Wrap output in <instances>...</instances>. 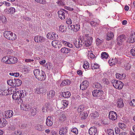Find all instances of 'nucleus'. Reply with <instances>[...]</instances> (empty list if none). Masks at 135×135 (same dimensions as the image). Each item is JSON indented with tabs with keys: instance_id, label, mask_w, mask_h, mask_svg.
<instances>
[{
	"instance_id": "nucleus-1",
	"label": "nucleus",
	"mask_w": 135,
	"mask_h": 135,
	"mask_svg": "<svg viewBox=\"0 0 135 135\" xmlns=\"http://www.w3.org/2000/svg\"><path fill=\"white\" fill-rule=\"evenodd\" d=\"M33 73L36 78L39 80L42 81L45 80L46 79L45 73L42 70L35 69L33 70Z\"/></svg>"
},
{
	"instance_id": "nucleus-2",
	"label": "nucleus",
	"mask_w": 135,
	"mask_h": 135,
	"mask_svg": "<svg viewBox=\"0 0 135 135\" xmlns=\"http://www.w3.org/2000/svg\"><path fill=\"white\" fill-rule=\"evenodd\" d=\"M4 37L10 40L14 41L16 39V36L10 31H4L3 32Z\"/></svg>"
},
{
	"instance_id": "nucleus-3",
	"label": "nucleus",
	"mask_w": 135,
	"mask_h": 135,
	"mask_svg": "<svg viewBox=\"0 0 135 135\" xmlns=\"http://www.w3.org/2000/svg\"><path fill=\"white\" fill-rule=\"evenodd\" d=\"M7 83L9 85L12 86L17 87L21 85L22 81L19 79H14V80L12 79L8 80Z\"/></svg>"
},
{
	"instance_id": "nucleus-4",
	"label": "nucleus",
	"mask_w": 135,
	"mask_h": 135,
	"mask_svg": "<svg viewBox=\"0 0 135 135\" xmlns=\"http://www.w3.org/2000/svg\"><path fill=\"white\" fill-rule=\"evenodd\" d=\"M112 84L115 88L119 89H121L124 85V84L121 81L116 80H114L112 82Z\"/></svg>"
},
{
	"instance_id": "nucleus-5",
	"label": "nucleus",
	"mask_w": 135,
	"mask_h": 135,
	"mask_svg": "<svg viewBox=\"0 0 135 135\" xmlns=\"http://www.w3.org/2000/svg\"><path fill=\"white\" fill-rule=\"evenodd\" d=\"M103 93V91L101 89L95 90L92 92V95L95 97H99L102 96Z\"/></svg>"
},
{
	"instance_id": "nucleus-6",
	"label": "nucleus",
	"mask_w": 135,
	"mask_h": 135,
	"mask_svg": "<svg viewBox=\"0 0 135 135\" xmlns=\"http://www.w3.org/2000/svg\"><path fill=\"white\" fill-rule=\"evenodd\" d=\"M117 115L116 112L114 111H110L109 113V118L110 119L112 120H115L117 119Z\"/></svg>"
},
{
	"instance_id": "nucleus-7",
	"label": "nucleus",
	"mask_w": 135,
	"mask_h": 135,
	"mask_svg": "<svg viewBox=\"0 0 135 135\" xmlns=\"http://www.w3.org/2000/svg\"><path fill=\"white\" fill-rule=\"evenodd\" d=\"M93 38L91 37H86V40L84 41V46L87 47L91 45Z\"/></svg>"
},
{
	"instance_id": "nucleus-8",
	"label": "nucleus",
	"mask_w": 135,
	"mask_h": 135,
	"mask_svg": "<svg viewBox=\"0 0 135 135\" xmlns=\"http://www.w3.org/2000/svg\"><path fill=\"white\" fill-rule=\"evenodd\" d=\"M17 59L15 57L11 56L8 57V59L7 61L8 64H13L17 62Z\"/></svg>"
},
{
	"instance_id": "nucleus-9",
	"label": "nucleus",
	"mask_w": 135,
	"mask_h": 135,
	"mask_svg": "<svg viewBox=\"0 0 135 135\" xmlns=\"http://www.w3.org/2000/svg\"><path fill=\"white\" fill-rule=\"evenodd\" d=\"M20 106L21 109L26 111H28L29 109H30L31 108V106L27 104L22 103L21 105Z\"/></svg>"
},
{
	"instance_id": "nucleus-10",
	"label": "nucleus",
	"mask_w": 135,
	"mask_h": 135,
	"mask_svg": "<svg viewBox=\"0 0 135 135\" xmlns=\"http://www.w3.org/2000/svg\"><path fill=\"white\" fill-rule=\"evenodd\" d=\"M34 40L37 43L39 42L40 43H42L45 41V39L44 37L41 36H36L34 37Z\"/></svg>"
},
{
	"instance_id": "nucleus-11",
	"label": "nucleus",
	"mask_w": 135,
	"mask_h": 135,
	"mask_svg": "<svg viewBox=\"0 0 135 135\" xmlns=\"http://www.w3.org/2000/svg\"><path fill=\"white\" fill-rule=\"evenodd\" d=\"M88 83L87 81L85 80L83 81L80 85V88L82 90H85L88 87Z\"/></svg>"
},
{
	"instance_id": "nucleus-12",
	"label": "nucleus",
	"mask_w": 135,
	"mask_h": 135,
	"mask_svg": "<svg viewBox=\"0 0 135 135\" xmlns=\"http://www.w3.org/2000/svg\"><path fill=\"white\" fill-rule=\"evenodd\" d=\"M7 124V122L3 118H0V128H2L5 126Z\"/></svg>"
},
{
	"instance_id": "nucleus-13",
	"label": "nucleus",
	"mask_w": 135,
	"mask_h": 135,
	"mask_svg": "<svg viewBox=\"0 0 135 135\" xmlns=\"http://www.w3.org/2000/svg\"><path fill=\"white\" fill-rule=\"evenodd\" d=\"M13 115V112L11 110H8L4 113V115L6 118H9L12 117Z\"/></svg>"
},
{
	"instance_id": "nucleus-14",
	"label": "nucleus",
	"mask_w": 135,
	"mask_h": 135,
	"mask_svg": "<svg viewBox=\"0 0 135 135\" xmlns=\"http://www.w3.org/2000/svg\"><path fill=\"white\" fill-rule=\"evenodd\" d=\"M52 118L49 116L46 119V124L47 126H50L53 124Z\"/></svg>"
},
{
	"instance_id": "nucleus-15",
	"label": "nucleus",
	"mask_w": 135,
	"mask_h": 135,
	"mask_svg": "<svg viewBox=\"0 0 135 135\" xmlns=\"http://www.w3.org/2000/svg\"><path fill=\"white\" fill-rule=\"evenodd\" d=\"M97 132V129L94 127H91L89 130V133L90 135H95Z\"/></svg>"
},
{
	"instance_id": "nucleus-16",
	"label": "nucleus",
	"mask_w": 135,
	"mask_h": 135,
	"mask_svg": "<svg viewBox=\"0 0 135 135\" xmlns=\"http://www.w3.org/2000/svg\"><path fill=\"white\" fill-rule=\"evenodd\" d=\"M55 94V92L53 90H51L48 92L47 94V98L49 99H50L51 98H53Z\"/></svg>"
},
{
	"instance_id": "nucleus-17",
	"label": "nucleus",
	"mask_w": 135,
	"mask_h": 135,
	"mask_svg": "<svg viewBox=\"0 0 135 135\" xmlns=\"http://www.w3.org/2000/svg\"><path fill=\"white\" fill-rule=\"evenodd\" d=\"M117 106L119 108H121L124 105L123 99L121 98L118 99L117 102Z\"/></svg>"
},
{
	"instance_id": "nucleus-18",
	"label": "nucleus",
	"mask_w": 135,
	"mask_h": 135,
	"mask_svg": "<svg viewBox=\"0 0 135 135\" xmlns=\"http://www.w3.org/2000/svg\"><path fill=\"white\" fill-rule=\"evenodd\" d=\"M10 90L9 89L7 90H2V89H0V95H7L9 94H10V93H9V91Z\"/></svg>"
},
{
	"instance_id": "nucleus-19",
	"label": "nucleus",
	"mask_w": 135,
	"mask_h": 135,
	"mask_svg": "<svg viewBox=\"0 0 135 135\" xmlns=\"http://www.w3.org/2000/svg\"><path fill=\"white\" fill-rule=\"evenodd\" d=\"M126 37L125 35L122 34L118 36L117 38L118 41L122 42L126 40Z\"/></svg>"
},
{
	"instance_id": "nucleus-20",
	"label": "nucleus",
	"mask_w": 135,
	"mask_h": 135,
	"mask_svg": "<svg viewBox=\"0 0 135 135\" xmlns=\"http://www.w3.org/2000/svg\"><path fill=\"white\" fill-rule=\"evenodd\" d=\"M72 29L75 32L77 31L80 29V26L79 24H76L73 26L71 25Z\"/></svg>"
},
{
	"instance_id": "nucleus-21",
	"label": "nucleus",
	"mask_w": 135,
	"mask_h": 135,
	"mask_svg": "<svg viewBox=\"0 0 135 135\" xmlns=\"http://www.w3.org/2000/svg\"><path fill=\"white\" fill-rule=\"evenodd\" d=\"M106 35V40L108 41L111 40L114 36L113 33L111 32H108Z\"/></svg>"
},
{
	"instance_id": "nucleus-22",
	"label": "nucleus",
	"mask_w": 135,
	"mask_h": 135,
	"mask_svg": "<svg viewBox=\"0 0 135 135\" xmlns=\"http://www.w3.org/2000/svg\"><path fill=\"white\" fill-rule=\"evenodd\" d=\"M78 45L75 44L76 47V48H79L81 46L83 45L84 44V42H83V40L81 38L79 39L78 41Z\"/></svg>"
},
{
	"instance_id": "nucleus-23",
	"label": "nucleus",
	"mask_w": 135,
	"mask_h": 135,
	"mask_svg": "<svg viewBox=\"0 0 135 135\" xmlns=\"http://www.w3.org/2000/svg\"><path fill=\"white\" fill-rule=\"evenodd\" d=\"M19 92L20 93V98H22L26 97L27 94V92L25 91L24 92L23 90L19 91Z\"/></svg>"
},
{
	"instance_id": "nucleus-24",
	"label": "nucleus",
	"mask_w": 135,
	"mask_h": 135,
	"mask_svg": "<svg viewBox=\"0 0 135 135\" xmlns=\"http://www.w3.org/2000/svg\"><path fill=\"white\" fill-rule=\"evenodd\" d=\"M61 95L65 98H69L71 96V93L69 91L62 92Z\"/></svg>"
},
{
	"instance_id": "nucleus-25",
	"label": "nucleus",
	"mask_w": 135,
	"mask_h": 135,
	"mask_svg": "<svg viewBox=\"0 0 135 135\" xmlns=\"http://www.w3.org/2000/svg\"><path fill=\"white\" fill-rule=\"evenodd\" d=\"M88 114L87 113L82 112L80 113V116L82 119H85L88 117Z\"/></svg>"
},
{
	"instance_id": "nucleus-26",
	"label": "nucleus",
	"mask_w": 135,
	"mask_h": 135,
	"mask_svg": "<svg viewBox=\"0 0 135 135\" xmlns=\"http://www.w3.org/2000/svg\"><path fill=\"white\" fill-rule=\"evenodd\" d=\"M61 52L67 54L70 52L71 51V49L69 48H67L65 47L62 48L61 50Z\"/></svg>"
},
{
	"instance_id": "nucleus-27",
	"label": "nucleus",
	"mask_w": 135,
	"mask_h": 135,
	"mask_svg": "<svg viewBox=\"0 0 135 135\" xmlns=\"http://www.w3.org/2000/svg\"><path fill=\"white\" fill-rule=\"evenodd\" d=\"M20 97V93L19 91L14 93L12 95V98L13 99L16 100Z\"/></svg>"
},
{
	"instance_id": "nucleus-28",
	"label": "nucleus",
	"mask_w": 135,
	"mask_h": 135,
	"mask_svg": "<svg viewBox=\"0 0 135 135\" xmlns=\"http://www.w3.org/2000/svg\"><path fill=\"white\" fill-rule=\"evenodd\" d=\"M116 76L117 78L119 79H124L125 78V77L123 76V74H120L116 73Z\"/></svg>"
},
{
	"instance_id": "nucleus-29",
	"label": "nucleus",
	"mask_w": 135,
	"mask_h": 135,
	"mask_svg": "<svg viewBox=\"0 0 135 135\" xmlns=\"http://www.w3.org/2000/svg\"><path fill=\"white\" fill-rule=\"evenodd\" d=\"M37 110L36 108H32L31 110V115L32 116H34L36 115L37 114Z\"/></svg>"
},
{
	"instance_id": "nucleus-30",
	"label": "nucleus",
	"mask_w": 135,
	"mask_h": 135,
	"mask_svg": "<svg viewBox=\"0 0 135 135\" xmlns=\"http://www.w3.org/2000/svg\"><path fill=\"white\" fill-rule=\"evenodd\" d=\"M90 115L91 117H93V119H95L98 117L99 115L98 113L97 112L95 111L90 114Z\"/></svg>"
},
{
	"instance_id": "nucleus-31",
	"label": "nucleus",
	"mask_w": 135,
	"mask_h": 135,
	"mask_svg": "<svg viewBox=\"0 0 135 135\" xmlns=\"http://www.w3.org/2000/svg\"><path fill=\"white\" fill-rule=\"evenodd\" d=\"M108 54L106 52H103L101 54V57L102 59H106L108 57Z\"/></svg>"
},
{
	"instance_id": "nucleus-32",
	"label": "nucleus",
	"mask_w": 135,
	"mask_h": 135,
	"mask_svg": "<svg viewBox=\"0 0 135 135\" xmlns=\"http://www.w3.org/2000/svg\"><path fill=\"white\" fill-rule=\"evenodd\" d=\"M84 109V106L83 105H80V106L78 109V111L79 112L81 113L82 112H83V111Z\"/></svg>"
},
{
	"instance_id": "nucleus-33",
	"label": "nucleus",
	"mask_w": 135,
	"mask_h": 135,
	"mask_svg": "<svg viewBox=\"0 0 135 135\" xmlns=\"http://www.w3.org/2000/svg\"><path fill=\"white\" fill-rule=\"evenodd\" d=\"M83 68L85 69L88 68L89 67V64L87 61H84L83 65Z\"/></svg>"
},
{
	"instance_id": "nucleus-34",
	"label": "nucleus",
	"mask_w": 135,
	"mask_h": 135,
	"mask_svg": "<svg viewBox=\"0 0 135 135\" xmlns=\"http://www.w3.org/2000/svg\"><path fill=\"white\" fill-rule=\"evenodd\" d=\"M45 67L47 68L48 69H52V65L50 63H48L46 64L45 65Z\"/></svg>"
},
{
	"instance_id": "nucleus-35",
	"label": "nucleus",
	"mask_w": 135,
	"mask_h": 135,
	"mask_svg": "<svg viewBox=\"0 0 135 135\" xmlns=\"http://www.w3.org/2000/svg\"><path fill=\"white\" fill-rule=\"evenodd\" d=\"M8 59V57L6 56L4 57L2 59V61L5 64H8L7 61Z\"/></svg>"
},
{
	"instance_id": "nucleus-36",
	"label": "nucleus",
	"mask_w": 135,
	"mask_h": 135,
	"mask_svg": "<svg viewBox=\"0 0 135 135\" xmlns=\"http://www.w3.org/2000/svg\"><path fill=\"white\" fill-rule=\"evenodd\" d=\"M66 28L65 27L62 25H61L59 27V30L61 32H64Z\"/></svg>"
},
{
	"instance_id": "nucleus-37",
	"label": "nucleus",
	"mask_w": 135,
	"mask_h": 135,
	"mask_svg": "<svg viewBox=\"0 0 135 135\" xmlns=\"http://www.w3.org/2000/svg\"><path fill=\"white\" fill-rule=\"evenodd\" d=\"M57 4L59 5L64 6L65 5V2L64 0H58Z\"/></svg>"
},
{
	"instance_id": "nucleus-38",
	"label": "nucleus",
	"mask_w": 135,
	"mask_h": 135,
	"mask_svg": "<svg viewBox=\"0 0 135 135\" xmlns=\"http://www.w3.org/2000/svg\"><path fill=\"white\" fill-rule=\"evenodd\" d=\"M15 9L14 8L11 7L8 10V12L9 13H11V14H13L15 12Z\"/></svg>"
},
{
	"instance_id": "nucleus-39",
	"label": "nucleus",
	"mask_w": 135,
	"mask_h": 135,
	"mask_svg": "<svg viewBox=\"0 0 135 135\" xmlns=\"http://www.w3.org/2000/svg\"><path fill=\"white\" fill-rule=\"evenodd\" d=\"M9 75H10L13 76L15 77H18L20 75L19 73H9Z\"/></svg>"
},
{
	"instance_id": "nucleus-40",
	"label": "nucleus",
	"mask_w": 135,
	"mask_h": 135,
	"mask_svg": "<svg viewBox=\"0 0 135 135\" xmlns=\"http://www.w3.org/2000/svg\"><path fill=\"white\" fill-rule=\"evenodd\" d=\"M108 131L109 135H114V132L113 129H108Z\"/></svg>"
},
{
	"instance_id": "nucleus-41",
	"label": "nucleus",
	"mask_w": 135,
	"mask_h": 135,
	"mask_svg": "<svg viewBox=\"0 0 135 135\" xmlns=\"http://www.w3.org/2000/svg\"><path fill=\"white\" fill-rule=\"evenodd\" d=\"M58 43V41L57 40H54L52 42L51 44L52 46L54 47H56V46Z\"/></svg>"
},
{
	"instance_id": "nucleus-42",
	"label": "nucleus",
	"mask_w": 135,
	"mask_h": 135,
	"mask_svg": "<svg viewBox=\"0 0 135 135\" xmlns=\"http://www.w3.org/2000/svg\"><path fill=\"white\" fill-rule=\"evenodd\" d=\"M62 130L64 135H66L68 132L67 128L65 127L64 128H62L61 129Z\"/></svg>"
},
{
	"instance_id": "nucleus-43",
	"label": "nucleus",
	"mask_w": 135,
	"mask_h": 135,
	"mask_svg": "<svg viewBox=\"0 0 135 135\" xmlns=\"http://www.w3.org/2000/svg\"><path fill=\"white\" fill-rule=\"evenodd\" d=\"M61 103L64 107H67L68 104V102L66 100H63Z\"/></svg>"
},
{
	"instance_id": "nucleus-44",
	"label": "nucleus",
	"mask_w": 135,
	"mask_h": 135,
	"mask_svg": "<svg viewBox=\"0 0 135 135\" xmlns=\"http://www.w3.org/2000/svg\"><path fill=\"white\" fill-rule=\"evenodd\" d=\"M42 128V126L38 124L37 126L36 127V129L38 131H42V130H43Z\"/></svg>"
},
{
	"instance_id": "nucleus-45",
	"label": "nucleus",
	"mask_w": 135,
	"mask_h": 135,
	"mask_svg": "<svg viewBox=\"0 0 135 135\" xmlns=\"http://www.w3.org/2000/svg\"><path fill=\"white\" fill-rule=\"evenodd\" d=\"M119 127L122 129H124L125 127L124 124L122 123H119L118 124Z\"/></svg>"
},
{
	"instance_id": "nucleus-46",
	"label": "nucleus",
	"mask_w": 135,
	"mask_h": 135,
	"mask_svg": "<svg viewBox=\"0 0 135 135\" xmlns=\"http://www.w3.org/2000/svg\"><path fill=\"white\" fill-rule=\"evenodd\" d=\"M128 41L130 43H133L135 42V41L133 39V36L132 35H131L130 37L128 38Z\"/></svg>"
},
{
	"instance_id": "nucleus-47",
	"label": "nucleus",
	"mask_w": 135,
	"mask_h": 135,
	"mask_svg": "<svg viewBox=\"0 0 135 135\" xmlns=\"http://www.w3.org/2000/svg\"><path fill=\"white\" fill-rule=\"evenodd\" d=\"M72 132H73L75 134H77L78 133V131L77 128H74L71 130Z\"/></svg>"
},
{
	"instance_id": "nucleus-48",
	"label": "nucleus",
	"mask_w": 135,
	"mask_h": 135,
	"mask_svg": "<svg viewBox=\"0 0 135 135\" xmlns=\"http://www.w3.org/2000/svg\"><path fill=\"white\" fill-rule=\"evenodd\" d=\"M103 83L104 84H106L107 85L109 83V81L108 79L106 78H103Z\"/></svg>"
},
{
	"instance_id": "nucleus-49",
	"label": "nucleus",
	"mask_w": 135,
	"mask_h": 135,
	"mask_svg": "<svg viewBox=\"0 0 135 135\" xmlns=\"http://www.w3.org/2000/svg\"><path fill=\"white\" fill-rule=\"evenodd\" d=\"M44 90V89L42 88H38L37 89V93L38 94H40L41 93H43L42 91Z\"/></svg>"
},
{
	"instance_id": "nucleus-50",
	"label": "nucleus",
	"mask_w": 135,
	"mask_h": 135,
	"mask_svg": "<svg viewBox=\"0 0 135 135\" xmlns=\"http://www.w3.org/2000/svg\"><path fill=\"white\" fill-rule=\"evenodd\" d=\"M21 98H20V97L17 99L16 100V101L18 103L20 104L22 103L23 102V100L21 99Z\"/></svg>"
},
{
	"instance_id": "nucleus-51",
	"label": "nucleus",
	"mask_w": 135,
	"mask_h": 135,
	"mask_svg": "<svg viewBox=\"0 0 135 135\" xmlns=\"http://www.w3.org/2000/svg\"><path fill=\"white\" fill-rule=\"evenodd\" d=\"M52 34L54 35V37L52 40H56L58 38L59 36L57 34L55 33H54V32H52Z\"/></svg>"
},
{
	"instance_id": "nucleus-52",
	"label": "nucleus",
	"mask_w": 135,
	"mask_h": 135,
	"mask_svg": "<svg viewBox=\"0 0 135 135\" xmlns=\"http://www.w3.org/2000/svg\"><path fill=\"white\" fill-rule=\"evenodd\" d=\"M90 24L91 26H97L98 25L97 22L94 21H91L90 22Z\"/></svg>"
},
{
	"instance_id": "nucleus-53",
	"label": "nucleus",
	"mask_w": 135,
	"mask_h": 135,
	"mask_svg": "<svg viewBox=\"0 0 135 135\" xmlns=\"http://www.w3.org/2000/svg\"><path fill=\"white\" fill-rule=\"evenodd\" d=\"M47 37L49 39H51L52 40L53 38V36L52 35H51V33H48L47 35Z\"/></svg>"
},
{
	"instance_id": "nucleus-54",
	"label": "nucleus",
	"mask_w": 135,
	"mask_h": 135,
	"mask_svg": "<svg viewBox=\"0 0 135 135\" xmlns=\"http://www.w3.org/2000/svg\"><path fill=\"white\" fill-rule=\"evenodd\" d=\"M129 104L131 106H135V99H133L129 103Z\"/></svg>"
},
{
	"instance_id": "nucleus-55",
	"label": "nucleus",
	"mask_w": 135,
	"mask_h": 135,
	"mask_svg": "<svg viewBox=\"0 0 135 135\" xmlns=\"http://www.w3.org/2000/svg\"><path fill=\"white\" fill-rule=\"evenodd\" d=\"M131 67V65L129 64H128L125 65L124 67L125 69L127 70H128L130 69Z\"/></svg>"
},
{
	"instance_id": "nucleus-56",
	"label": "nucleus",
	"mask_w": 135,
	"mask_h": 135,
	"mask_svg": "<svg viewBox=\"0 0 135 135\" xmlns=\"http://www.w3.org/2000/svg\"><path fill=\"white\" fill-rule=\"evenodd\" d=\"M130 52L133 56H135V47L131 50Z\"/></svg>"
},
{
	"instance_id": "nucleus-57",
	"label": "nucleus",
	"mask_w": 135,
	"mask_h": 135,
	"mask_svg": "<svg viewBox=\"0 0 135 135\" xmlns=\"http://www.w3.org/2000/svg\"><path fill=\"white\" fill-rule=\"evenodd\" d=\"M63 13L61 15V16H60V15L59 16V17L61 20L64 19L65 18V13L64 12H63Z\"/></svg>"
},
{
	"instance_id": "nucleus-58",
	"label": "nucleus",
	"mask_w": 135,
	"mask_h": 135,
	"mask_svg": "<svg viewBox=\"0 0 135 135\" xmlns=\"http://www.w3.org/2000/svg\"><path fill=\"white\" fill-rule=\"evenodd\" d=\"M88 56V57H90L91 59H94L95 57V56L92 53H89Z\"/></svg>"
},
{
	"instance_id": "nucleus-59",
	"label": "nucleus",
	"mask_w": 135,
	"mask_h": 135,
	"mask_svg": "<svg viewBox=\"0 0 135 135\" xmlns=\"http://www.w3.org/2000/svg\"><path fill=\"white\" fill-rule=\"evenodd\" d=\"M93 68H92V69H97L99 67V65L95 63L94 64V65H93V66H92Z\"/></svg>"
},
{
	"instance_id": "nucleus-60",
	"label": "nucleus",
	"mask_w": 135,
	"mask_h": 135,
	"mask_svg": "<svg viewBox=\"0 0 135 135\" xmlns=\"http://www.w3.org/2000/svg\"><path fill=\"white\" fill-rule=\"evenodd\" d=\"M96 44L97 45H98L100 44H101L102 41L99 39L98 38L96 40Z\"/></svg>"
},
{
	"instance_id": "nucleus-61",
	"label": "nucleus",
	"mask_w": 135,
	"mask_h": 135,
	"mask_svg": "<svg viewBox=\"0 0 135 135\" xmlns=\"http://www.w3.org/2000/svg\"><path fill=\"white\" fill-rule=\"evenodd\" d=\"M65 82H66V83L67 84V85H70L71 83V81L70 80L68 79H66L65 80Z\"/></svg>"
},
{
	"instance_id": "nucleus-62",
	"label": "nucleus",
	"mask_w": 135,
	"mask_h": 135,
	"mask_svg": "<svg viewBox=\"0 0 135 135\" xmlns=\"http://www.w3.org/2000/svg\"><path fill=\"white\" fill-rule=\"evenodd\" d=\"M115 133L116 134H118L120 132V129L118 127H116L115 129Z\"/></svg>"
},
{
	"instance_id": "nucleus-63",
	"label": "nucleus",
	"mask_w": 135,
	"mask_h": 135,
	"mask_svg": "<svg viewBox=\"0 0 135 135\" xmlns=\"http://www.w3.org/2000/svg\"><path fill=\"white\" fill-rule=\"evenodd\" d=\"M6 20V17L4 16H3L2 17V19H1V21L3 23L5 22Z\"/></svg>"
},
{
	"instance_id": "nucleus-64",
	"label": "nucleus",
	"mask_w": 135,
	"mask_h": 135,
	"mask_svg": "<svg viewBox=\"0 0 135 135\" xmlns=\"http://www.w3.org/2000/svg\"><path fill=\"white\" fill-rule=\"evenodd\" d=\"M66 22L68 24H71L72 23V21L70 18H68L66 21Z\"/></svg>"
}]
</instances>
